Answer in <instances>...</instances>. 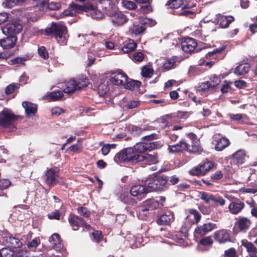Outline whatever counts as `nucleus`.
Returning <instances> with one entry per match:
<instances>
[{
  "mask_svg": "<svg viewBox=\"0 0 257 257\" xmlns=\"http://www.w3.org/2000/svg\"><path fill=\"white\" fill-rule=\"evenodd\" d=\"M186 150L192 153H199L202 151L201 148L200 146L198 141L195 142L193 141L192 145V148H190V146L188 145V149Z\"/></svg>",
  "mask_w": 257,
  "mask_h": 257,
  "instance_id": "43",
  "label": "nucleus"
},
{
  "mask_svg": "<svg viewBox=\"0 0 257 257\" xmlns=\"http://www.w3.org/2000/svg\"><path fill=\"white\" fill-rule=\"evenodd\" d=\"M20 84L19 83H12L8 85L5 90L6 93L10 94L12 93L16 89L19 87Z\"/></svg>",
  "mask_w": 257,
  "mask_h": 257,
  "instance_id": "52",
  "label": "nucleus"
},
{
  "mask_svg": "<svg viewBox=\"0 0 257 257\" xmlns=\"http://www.w3.org/2000/svg\"><path fill=\"white\" fill-rule=\"evenodd\" d=\"M47 36L52 35L58 43L64 45L67 43L68 35L67 29L62 22L53 23L50 28L45 30Z\"/></svg>",
  "mask_w": 257,
  "mask_h": 257,
  "instance_id": "1",
  "label": "nucleus"
},
{
  "mask_svg": "<svg viewBox=\"0 0 257 257\" xmlns=\"http://www.w3.org/2000/svg\"><path fill=\"white\" fill-rule=\"evenodd\" d=\"M174 219V214L172 211H168L162 214L158 220V223L160 225H168Z\"/></svg>",
  "mask_w": 257,
  "mask_h": 257,
  "instance_id": "25",
  "label": "nucleus"
},
{
  "mask_svg": "<svg viewBox=\"0 0 257 257\" xmlns=\"http://www.w3.org/2000/svg\"><path fill=\"white\" fill-rule=\"evenodd\" d=\"M40 243V240L38 238H34L32 241L27 243V246L30 249L36 248Z\"/></svg>",
  "mask_w": 257,
  "mask_h": 257,
  "instance_id": "60",
  "label": "nucleus"
},
{
  "mask_svg": "<svg viewBox=\"0 0 257 257\" xmlns=\"http://www.w3.org/2000/svg\"><path fill=\"white\" fill-rule=\"evenodd\" d=\"M26 60L27 58L24 57H15L10 60L9 64L11 65H24Z\"/></svg>",
  "mask_w": 257,
  "mask_h": 257,
  "instance_id": "46",
  "label": "nucleus"
},
{
  "mask_svg": "<svg viewBox=\"0 0 257 257\" xmlns=\"http://www.w3.org/2000/svg\"><path fill=\"white\" fill-rule=\"evenodd\" d=\"M213 243L212 239L210 236H207L200 240V243L204 246L211 245Z\"/></svg>",
  "mask_w": 257,
  "mask_h": 257,
  "instance_id": "62",
  "label": "nucleus"
},
{
  "mask_svg": "<svg viewBox=\"0 0 257 257\" xmlns=\"http://www.w3.org/2000/svg\"><path fill=\"white\" fill-rule=\"evenodd\" d=\"M229 140L225 138H222L217 142L215 149L217 151H221L229 145Z\"/></svg>",
  "mask_w": 257,
  "mask_h": 257,
  "instance_id": "38",
  "label": "nucleus"
},
{
  "mask_svg": "<svg viewBox=\"0 0 257 257\" xmlns=\"http://www.w3.org/2000/svg\"><path fill=\"white\" fill-rule=\"evenodd\" d=\"M188 149V144L184 140H182L175 145H169L168 150L169 153L175 154Z\"/></svg>",
  "mask_w": 257,
  "mask_h": 257,
  "instance_id": "21",
  "label": "nucleus"
},
{
  "mask_svg": "<svg viewBox=\"0 0 257 257\" xmlns=\"http://www.w3.org/2000/svg\"><path fill=\"white\" fill-rule=\"evenodd\" d=\"M82 146L81 144H75L69 147L67 151L70 152L79 153L81 152Z\"/></svg>",
  "mask_w": 257,
  "mask_h": 257,
  "instance_id": "48",
  "label": "nucleus"
},
{
  "mask_svg": "<svg viewBox=\"0 0 257 257\" xmlns=\"http://www.w3.org/2000/svg\"><path fill=\"white\" fill-rule=\"evenodd\" d=\"M106 14L110 18L111 22L115 25L121 26L127 21L126 16L115 9L108 10Z\"/></svg>",
  "mask_w": 257,
  "mask_h": 257,
  "instance_id": "7",
  "label": "nucleus"
},
{
  "mask_svg": "<svg viewBox=\"0 0 257 257\" xmlns=\"http://www.w3.org/2000/svg\"><path fill=\"white\" fill-rule=\"evenodd\" d=\"M142 21L143 25L145 26L146 25H148L150 27H153L156 24V22L155 20L148 18H143Z\"/></svg>",
  "mask_w": 257,
  "mask_h": 257,
  "instance_id": "64",
  "label": "nucleus"
},
{
  "mask_svg": "<svg viewBox=\"0 0 257 257\" xmlns=\"http://www.w3.org/2000/svg\"><path fill=\"white\" fill-rule=\"evenodd\" d=\"M140 104V102L138 100H131L125 105L123 108L132 109L138 107Z\"/></svg>",
  "mask_w": 257,
  "mask_h": 257,
  "instance_id": "51",
  "label": "nucleus"
},
{
  "mask_svg": "<svg viewBox=\"0 0 257 257\" xmlns=\"http://www.w3.org/2000/svg\"><path fill=\"white\" fill-rule=\"evenodd\" d=\"M213 162L206 160L203 163H202L192 169L189 173L193 175H204L213 167Z\"/></svg>",
  "mask_w": 257,
  "mask_h": 257,
  "instance_id": "8",
  "label": "nucleus"
},
{
  "mask_svg": "<svg viewBox=\"0 0 257 257\" xmlns=\"http://www.w3.org/2000/svg\"><path fill=\"white\" fill-rule=\"evenodd\" d=\"M139 154H137L133 148H128L117 153L114 157V161L118 163L132 162L136 163Z\"/></svg>",
  "mask_w": 257,
  "mask_h": 257,
  "instance_id": "4",
  "label": "nucleus"
},
{
  "mask_svg": "<svg viewBox=\"0 0 257 257\" xmlns=\"http://www.w3.org/2000/svg\"><path fill=\"white\" fill-rule=\"evenodd\" d=\"M49 242L51 246L57 251H59L62 254L65 252V249L61 242L59 235L57 233H54L49 238Z\"/></svg>",
  "mask_w": 257,
  "mask_h": 257,
  "instance_id": "15",
  "label": "nucleus"
},
{
  "mask_svg": "<svg viewBox=\"0 0 257 257\" xmlns=\"http://www.w3.org/2000/svg\"><path fill=\"white\" fill-rule=\"evenodd\" d=\"M175 62L174 59H169L163 63L162 67L164 70H168L173 67Z\"/></svg>",
  "mask_w": 257,
  "mask_h": 257,
  "instance_id": "47",
  "label": "nucleus"
},
{
  "mask_svg": "<svg viewBox=\"0 0 257 257\" xmlns=\"http://www.w3.org/2000/svg\"><path fill=\"white\" fill-rule=\"evenodd\" d=\"M188 214L185 218L184 224L181 228L182 231L187 232L192 224L197 223L200 220L201 215L196 210H188Z\"/></svg>",
  "mask_w": 257,
  "mask_h": 257,
  "instance_id": "6",
  "label": "nucleus"
},
{
  "mask_svg": "<svg viewBox=\"0 0 257 257\" xmlns=\"http://www.w3.org/2000/svg\"><path fill=\"white\" fill-rule=\"evenodd\" d=\"M251 221L247 217H239L236 222V225L242 232H246L250 226Z\"/></svg>",
  "mask_w": 257,
  "mask_h": 257,
  "instance_id": "26",
  "label": "nucleus"
},
{
  "mask_svg": "<svg viewBox=\"0 0 257 257\" xmlns=\"http://www.w3.org/2000/svg\"><path fill=\"white\" fill-rule=\"evenodd\" d=\"M6 241L10 246L14 248H19L23 244L22 241L18 237L12 235H10L7 237Z\"/></svg>",
  "mask_w": 257,
  "mask_h": 257,
  "instance_id": "29",
  "label": "nucleus"
},
{
  "mask_svg": "<svg viewBox=\"0 0 257 257\" xmlns=\"http://www.w3.org/2000/svg\"><path fill=\"white\" fill-rule=\"evenodd\" d=\"M72 7L76 10L82 9L85 12H89L91 17L93 19L101 18L103 16L102 12L100 10L96 9L94 6L91 5H85L82 7L76 4H73L72 5Z\"/></svg>",
  "mask_w": 257,
  "mask_h": 257,
  "instance_id": "10",
  "label": "nucleus"
},
{
  "mask_svg": "<svg viewBox=\"0 0 257 257\" xmlns=\"http://www.w3.org/2000/svg\"><path fill=\"white\" fill-rule=\"evenodd\" d=\"M78 213L84 217L87 218L90 216V212L86 208L80 207L77 208Z\"/></svg>",
  "mask_w": 257,
  "mask_h": 257,
  "instance_id": "58",
  "label": "nucleus"
},
{
  "mask_svg": "<svg viewBox=\"0 0 257 257\" xmlns=\"http://www.w3.org/2000/svg\"><path fill=\"white\" fill-rule=\"evenodd\" d=\"M225 257H237V253L235 249L233 247H231L224 251Z\"/></svg>",
  "mask_w": 257,
  "mask_h": 257,
  "instance_id": "55",
  "label": "nucleus"
},
{
  "mask_svg": "<svg viewBox=\"0 0 257 257\" xmlns=\"http://www.w3.org/2000/svg\"><path fill=\"white\" fill-rule=\"evenodd\" d=\"M234 20V18L231 16H225L219 14L216 15L212 21L213 23L219 25L220 28H226Z\"/></svg>",
  "mask_w": 257,
  "mask_h": 257,
  "instance_id": "13",
  "label": "nucleus"
},
{
  "mask_svg": "<svg viewBox=\"0 0 257 257\" xmlns=\"http://www.w3.org/2000/svg\"><path fill=\"white\" fill-rule=\"evenodd\" d=\"M144 59V55L141 52H136L133 55L132 60L135 62H140Z\"/></svg>",
  "mask_w": 257,
  "mask_h": 257,
  "instance_id": "50",
  "label": "nucleus"
},
{
  "mask_svg": "<svg viewBox=\"0 0 257 257\" xmlns=\"http://www.w3.org/2000/svg\"><path fill=\"white\" fill-rule=\"evenodd\" d=\"M17 41V37L15 36H9L5 39H1L0 45L4 49H10L15 46Z\"/></svg>",
  "mask_w": 257,
  "mask_h": 257,
  "instance_id": "24",
  "label": "nucleus"
},
{
  "mask_svg": "<svg viewBox=\"0 0 257 257\" xmlns=\"http://www.w3.org/2000/svg\"><path fill=\"white\" fill-rule=\"evenodd\" d=\"M149 192L147 187L141 185H136L132 187L130 190V194L135 197L144 196L145 194Z\"/></svg>",
  "mask_w": 257,
  "mask_h": 257,
  "instance_id": "20",
  "label": "nucleus"
},
{
  "mask_svg": "<svg viewBox=\"0 0 257 257\" xmlns=\"http://www.w3.org/2000/svg\"><path fill=\"white\" fill-rule=\"evenodd\" d=\"M189 115V112L187 111H178L174 114L168 115L167 117L170 118L172 121H178L180 119L187 118Z\"/></svg>",
  "mask_w": 257,
  "mask_h": 257,
  "instance_id": "33",
  "label": "nucleus"
},
{
  "mask_svg": "<svg viewBox=\"0 0 257 257\" xmlns=\"http://www.w3.org/2000/svg\"><path fill=\"white\" fill-rule=\"evenodd\" d=\"M221 78L216 75H214L211 77L210 83L211 84L212 87L214 88L218 84L220 83Z\"/></svg>",
  "mask_w": 257,
  "mask_h": 257,
  "instance_id": "54",
  "label": "nucleus"
},
{
  "mask_svg": "<svg viewBox=\"0 0 257 257\" xmlns=\"http://www.w3.org/2000/svg\"><path fill=\"white\" fill-rule=\"evenodd\" d=\"M22 30V26L17 22H12L7 24L2 29L3 33L6 35H14L19 34Z\"/></svg>",
  "mask_w": 257,
  "mask_h": 257,
  "instance_id": "11",
  "label": "nucleus"
},
{
  "mask_svg": "<svg viewBox=\"0 0 257 257\" xmlns=\"http://www.w3.org/2000/svg\"><path fill=\"white\" fill-rule=\"evenodd\" d=\"M137 157V163L139 162H142L145 164L151 165L152 164H155L158 162V156L156 154H147L145 155L139 154L138 157Z\"/></svg>",
  "mask_w": 257,
  "mask_h": 257,
  "instance_id": "17",
  "label": "nucleus"
},
{
  "mask_svg": "<svg viewBox=\"0 0 257 257\" xmlns=\"http://www.w3.org/2000/svg\"><path fill=\"white\" fill-rule=\"evenodd\" d=\"M161 147L160 144L158 142L151 143H139L134 146V151L137 154L143 153L145 151H152Z\"/></svg>",
  "mask_w": 257,
  "mask_h": 257,
  "instance_id": "9",
  "label": "nucleus"
},
{
  "mask_svg": "<svg viewBox=\"0 0 257 257\" xmlns=\"http://www.w3.org/2000/svg\"><path fill=\"white\" fill-rule=\"evenodd\" d=\"M68 219L74 230H78L79 227L81 226H84L88 230L91 228V227L87 224L82 218L76 215H70Z\"/></svg>",
  "mask_w": 257,
  "mask_h": 257,
  "instance_id": "12",
  "label": "nucleus"
},
{
  "mask_svg": "<svg viewBox=\"0 0 257 257\" xmlns=\"http://www.w3.org/2000/svg\"><path fill=\"white\" fill-rule=\"evenodd\" d=\"M246 154L244 150H239L232 155L233 160L238 164L244 163Z\"/></svg>",
  "mask_w": 257,
  "mask_h": 257,
  "instance_id": "31",
  "label": "nucleus"
},
{
  "mask_svg": "<svg viewBox=\"0 0 257 257\" xmlns=\"http://www.w3.org/2000/svg\"><path fill=\"white\" fill-rule=\"evenodd\" d=\"M168 181L166 176L155 175L149 178L145 184L147 185L149 192L155 191L163 189Z\"/></svg>",
  "mask_w": 257,
  "mask_h": 257,
  "instance_id": "2",
  "label": "nucleus"
},
{
  "mask_svg": "<svg viewBox=\"0 0 257 257\" xmlns=\"http://www.w3.org/2000/svg\"><path fill=\"white\" fill-rule=\"evenodd\" d=\"M198 197L206 203L213 201L214 195L209 192L201 191L199 192Z\"/></svg>",
  "mask_w": 257,
  "mask_h": 257,
  "instance_id": "39",
  "label": "nucleus"
},
{
  "mask_svg": "<svg viewBox=\"0 0 257 257\" xmlns=\"http://www.w3.org/2000/svg\"><path fill=\"white\" fill-rule=\"evenodd\" d=\"M121 4L122 6L128 10H132L137 8L136 4L128 0H121Z\"/></svg>",
  "mask_w": 257,
  "mask_h": 257,
  "instance_id": "45",
  "label": "nucleus"
},
{
  "mask_svg": "<svg viewBox=\"0 0 257 257\" xmlns=\"http://www.w3.org/2000/svg\"><path fill=\"white\" fill-rule=\"evenodd\" d=\"M249 68L250 66L248 64H242L235 68L234 73L237 75H244L248 72Z\"/></svg>",
  "mask_w": 257,
  "mask_h": 257,
  "instance_id": "35",
  "label": "nucleus"
},
{
  "mask_svg": "<svg viewBox=\"0 0 257 257\" xmlns=\"http://www.w3.org/2000/svg\"><path fill=\"white\" fill-rule=\"evenodd\" d=\"M201 105L202 108V111H201V114L204 117H205L209 116L211 113V111L210 109V104H208V105H207L206 103L202 102L201 103Z\"/></svg>",
  "mask_w": 257,
  "mask_h": 257,
  "instance_id": "42",
  "label": "nucleus"
},
{
  "mask_svg": "<svg viewBox=\"0 0 257 257\" xmlns=\"http://www.w3.org/2000/svg\"><path fill=\"white\" fill-rule=\"evenodd\" d=\"M241 245L244 246L250 257H255L257 255V248L251 242L247 241L246 239H243L241 241Z\"/></svg>",
  "mask_w": 257,
  "mask_h": 257,
  "instance_id": "27",
  "label": "nucleus"
},
{
  "mask_svg": "<svg viewBox=\"0 0 257 257\" xmlns=\"http://www.w3.org/2000/svg\"><path fill=\"white\" fill-rule=\"evenodd\" d=\"M244 207L243 202L238 199H235L234 201L230 203L228 206V209L232 214H237L241 211Z\"/></svg>",
  "mask_w": 257,
  "mask_h": 257,
  "instance_id": "23",
  "label": "nucleus"
},
{
  "mask_svg": "<svg viewBox=\"0 0 257 257\" xmlns=\"http://www.w3.org/2000/svg\"><path fill=\"white\" fill-rule=\"evenodd\" d=\"M61 7V5L58 3L49 2L47 4L48 9L51 10H56L59 9Z\"/></svg>",
  "mask_w": 257,
  "mask_h": 257,
  "instance_id": "63",
  "label": "nucleus"
},
{
  "mask_svg": "<svg viewBox=\"0 0 257 257\" xmlns=\"http://www.w3.org/2000/svg\"><path fill=\"white\" fill-rule=\"evenodd\" d=\"M11 184V181L8 179H0V189H6Z\"/></svg>",
  "mask_w": 257,
  "mask_h": 257,
  "instance_id": "61",
  "label": "nucleus"
},
{
  "mask_svg": "<svg viewBox=\"0 0 257 257\" xmlns=\"http://www.w3.org/2000/svg\"><path fill=\"white\" fill-rule=\"evenodd\" d=\"M216 228V226L215 224L207 223L204 224L201 226L198 227L195 229V231L196 233H198L200 235H204Z\"/></svg>",
  "mask_w": 257,
  "mask_h": 257,
  "instance_id": "28",
  "label": "nucleus"
},
{
  "mask_svg": "<svg viewBox=\"0 0 257 257\" xmlns=\"http://www.w3.org/2000/svg\"><path fill=\"white\" fill-rule=\"evenodd\" d=\"M119 198L122 202L126 204L130 203L132 201V199L127 192L122 193L119 196Z\"/></svg>",
  "mask_w": 257,
  "mask_h": 257,
  "instance_id": "53",
  "label": "nucleus"
},
{
  "mask_svg": "<svg viewBox=\"0 0 257 257\" xmlns=\"http://www.w3.org/2000/svg\"><path fill=\"white\" fill-rule=\"evenodd\" d=\"M3 5L6 8H13L17 5H19L17 0H5Z\"/></svg>",
  "mask_w": 257,
  "mask_h": 257,
  "instance_id": "56",
  "label": "nucleus"
},
{
  "mask_svg": "<svg viewBox=\"0 0 257 257\" xmlns=\"http://www.w3.org/2000/svg\"><path fill=\"white\" fill-rule=\"evenodd\" d=\"M22 255L19 251H15L8 248H3L0 250V257H20Z\"/></svg>",
  "mask_w": 257,
  "mask_h": 257,
  "instance_id": "30",
  "label": "nucleus"
},
{
  "mask_svg": "<svg viewBox=\"0 0 257 257\" xmlns=\"http://www.w3.org/2000/svg\"><path fill=\"white\" fill-rule=\"evenodd\" d=\"M171 9H178L181 7L182 8H190L192 6H189L188 5H184V0H169L167 4Z\"/></svg>",
  "mask_w": 257,
  "mask_h": 257,
  "instance_id": "32",
  "label": "nucleus"
},
{
  "mask_svg": "<svg viewBox=\"0 0 257 257\" xmlns=\"http://www.w3.org/2000/svg\"><path fill=\"white\" fill-rule=\"evenodd\" d=\"M197 45V43L194 39L187 38L182 42L181 48L184 52L191 53L194 51Z\"/></svg>",
  "mask_w": 257,
  "mask_h": 257,
  "instance_id": "16",
  "label": "nucleus"
},
{
  "mask_svg": "<svg viewBox=\"0 0 257 257\" xmlns=\"http://www.w3.org/2000/svg\"><path fill=\"white\" fill-rule=\"evenodd\" d=\"M146 29V27L142 22L141 25L134 24L130 28V32L131 33L134 34L135 36H137L143 33Z\"/></svg>",
  "mask_w": 257,
  "mask_h": 257,
  "instance_id": "34",
  "label": "nucleus"
},
{
  "mask_svg": "<svg viewBox=\"0 0 257 257\" xmlns=\"http://www.w3.org/2000/svg\"><path fill=\"white\" fill-rule=\"evenodd\" d=\"M18 117L11 110L4 109L0 112V126L13 131L15 129L14 122Z\"/></svg>",
  "mask_w": 257,
  "mask_h": 257,
  "instance_id": "3",
  "label": "nucleus"
},
{
  "mask_svg": "<svg viewBox=\"0 0 257 257\" xmlns=\"http://www.w3.org/2000/svg\"><path fill=\"white\" fill-rule=\"evenodd\" d=\"M141 83L140 81L137 80H131L130 82L127 81L124 86L126 89L134 90L138 88L141 85Z\"/></svg>",
  "mask_w": 257,
  "mask_h": 257,
  "instance_id": "41",
  "label": "nucleus"
},
{
  "mask_svg": "<svg viewBox=\"0 0 257 257\" xmlns=\"http://www.w3.org/2000/svg\"><path fill=\"white\" fill-rule=\"evenodd\" d=\"M127 79L125 74L119 71L112 72L110 75L111 82L116 85L124 86L127 81Z\"/></svg>",
  "mask_w": 257,
  "mask_h": 257,
  "instance_id": "14",
  "label": "nucleus"
},
{
  "mask_svg": "<svg viewBox=\"0 0 257 257\" xmlns=\"http://www.w3.org/2000/svg\"><path fill=\"white\" fill-rule=\"evenodd\" d=\"M22 106L25 109L27 117H30L34 116L37 111V105L29 101H24Z\"/></svg>",
  "mask_w": 257,
  "mask_h": 257,
  "instance_id": "19",
  "label": "nucleus"
},
{
  "mask_svg": "<svg viewBox=\"0 0 257 257\" xmlns=\"http://www.w3.org/2000/svg\"><path fill=\"white\" fill-rule=\"evenodd\" d=\"M63 96L61 91H55L52 92L44 96L45 98L48 101H56L59 100Z\"/></svg>",
  "mask_w": 257,
  "mask_h": 257,
  "instance_id": "36",
  "label": "nucleus"
},
{
  "mask_svg": "<svg viewBox=\"0 0 257 257\" xmlns=\"http://www.w3.org/2000/svg\"><path fill=\"white\" fill-rule=\"evenodd\" d=\"M57 168H51L46 174V181L49 186L54 185L57 182L58 177Z\"/></svg>",
  "mask_w": 257,
  "mask_h": 257,
  "instance_id": "22",
  "label": "nucleus"
},
{
  "mask_svg": "<svg viewBox=\"0 0 257 257\" xmlns=\"http://www.w3.org/2000/svg\"><path fill=\"white\" fill-rule=\"evenodd\" d=\"M137 47V44L133 40H130L121 48L122 51L124 53H128L133 51Z\"/></svg>",
  "mask_w": 257,
  "mask_h": 257,
  "instance_id": "37",
  "label": "nucleus"
},
{
  "mask_svg": "<svg viewBox=\"0 0 257 257\" xmlns=\"http://www.w3.org/2000/svg\"><path fill=\"white\" fill-rule=\"evenodd\" d=\"M101 44L99 43L92 44L91 48L89 50V52L93 54L94 55L100 56V54L99 53L102 50Z\"/></svg>",
  "mask_w": 257,
  "mask_h": 257,
  "instance_id": "40",
  "label": "nucleus"
},
{
  "mask_svg": "<svg viewBox=\"0 0 257 257\" xmlns=\"http://www.w3.org/2000/svg\"><path fill=\"white\" fill-rule=\"evenodd\" d=\"M39 55L43 59H47L49 57L48 53L47 52L46 48L42 46L38 49Z\"/></svg>",
  "mask_w": 257,
  "mask_h": 257,
  "instance_id": "59",
  "label": "nucleus"
},
{
  "mask_svg": "<svg viewBox=\"0 0 257 257\" xmlns=\"http://www.w3.org/2000/svg\"><path fill=\"white\" fill-rule=\"evenodd\" d=\"M214 237L215 241L224 243L230 241L229 233L226 230L222 229L215 232Z\"/></svg>",
  "mask_w": 257,
  "mask_h": 257,
  "instance_id": "18",
  "label": "nucleus"
},
{
  "mask_svg": "<svg viewBox=\"0 0 257 257\" xmlns=\"http://www.w3.org/2000/svg\"><path fill=\"white\" fill-rule=\"evenodd\" d=\"M213 89V88L212 87L209 81L201 83L198 87V90L202 92H208Z\"/></svg>",
  "mask_w": 257,
  "mask_h": 257,
  "instance_id": "44",
  "label": "nucleus"
},
{
  "mask_svg": "<svg viewBox=\"0 0 257 257\" xmlns=\"http://www.w3.org/2000/svg\"><path fill=\"white\" fill-rule=\"evenodd\" d=\"M212 201L220 206H224L226 202L225 200L222 197L218 195H214Z\"/></svg>",
  "mask_w": 257,
  "mask_h": 257,
  "instance_id": "57",
  "label": "nucleus"
},
{
  "mask_svg": "<svg viewBox=\"0 0 257 257\" xmlns=\"http://www.w3.org/2000/svg\"><path fill=\"white\" fill-rule=\"evenodd\" d=\"M88 82V80L86 78L70 80L67 83L63 92L70 93L79 90L82 87L87 86Z\"/></svg>",
  "mask_w": 257,
  "mask_h": 257,
  "instance_id": "5",
  "label": "nucleus"
},
{
  "mask_svg": "<svg viewBox=\"0 0 257 257\" xmlns=\"http://www.w3.org/2000/svg\"><path fill=\"white\" fill-rule=\"evenodd\" d=\"M154 71L148 67H143L142 69V75L143 77L150 78L153 74Z\"/></svg>",
  "mask_w": 257,
  "mask_h": 257,
  "instance_id": "49",
  "label": "nucleus"
}]
</instances>
